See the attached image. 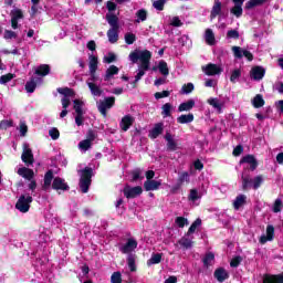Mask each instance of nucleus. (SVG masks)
I'll return each instance as SVG.
<instances>
[{"mask_svg":"<svg viewBox=\"0 0 283 283\" xmlns=\"http://www.w3.org/2000/svg\"><path fill=\"white\" fill-rule=\"evenodd\" d=\"M165 129V124L164 123H157L155 124V126L151 128V130H149V138H151L153 140L158 138L160 134H163Z\"/></svg>","mask_w":283,"mask_h":283,"instance_id":"22","label":"nucleus"},{"mask_svg":"<svg viewBox=\"0 0 283 283\" xmlns=\"http://www.w3.org/2000/svg\"><path fill=\"white\" fill-rule=\"evenodd\" d=\"M175 224L179 229H185V227L189 226V219L185 217H177L175 219Z\"/></svg>","mask_w":283,"mask_h":283,"instance_id":"43","label":"nucleus"},{"mask_svg":"<svg viewBox=\"0 0 283 283\" xmlns=\"http://www.w3.org/2000/svg\"><path fill=\"white\" fill-rule=\"evenodd\" d=\"M106 21L111 25V28L118 29V17H116V14L107 13Z\"/></svg>","mask_w":283,"mask_h":283,"instance_id":"41","label":"nucleus"},{"mask_svg":"<svg viewBox=\"0 0 283 283\" xmlns=\"http://www.w3.org/2000/svg\"><path fill=\"white\" fill-rule=\"evenodd\" d=\"M107 38H108L109 43H116L118 41V29L111 28L107 31Z\"/></svg>","mask_w":283,"mask_h":283,"instance_id":"39","label":"nucleus"},{"mask_svg":"<svg viewBox=\"0 0 283 283\" xmlns=\"http://www.w3.org/2000/svg\"><path fill=\"white\" fill-rule=\"evenodd\" d=\"M32 197L30 193H23L18 198L15 203V209L20 211V213H28L30 211V206L32 205Z\"/></svg>","mask_w":283,"mask_h":283,"instance_id":"5","label":"nucleus"},{"mask_svg":"<svg viewBox=\"0 0 283 283\" xmlns=\"http://www.w3.org/2000/svg\"><path fill=\"white\" fill-rule=\"evenodd\" d=\"M160 185H163V181L160 180H146L144 182V189L145 191H158V189H160Z\"/></svg>","mask_w":283,"mask_h":283,"instance_id":"20","label":"nucleus"},{"mask_svg":"<svg viewBox=\"0 0 283 283\" xmlns=\"http://www.w3.org/2000/svg\"><path fill=\"white\" fill-rule=\"evenodd\" d=\"M263 283H283V274L280 275H265Z\"/></svg>","mask_w":283,"mask_h":283,"instance_id":"34","label":"nucleus"},{"mask_svg":"<svg viewBox=\"0 0 283 283\" xmlns=\"http://www.w3.org/2000/svg\"><path fill=\"white\" fill-rule=\"evenodd\" d=\"M86 84L91 91L92 96H101L103 94V90H101V86H98L92 82H86Z\"/></svg>","mask_w":283,"mask_h":283,"instance_id":"35","label":"nucleus"},{"mask_svg":"<svg viewBox=\"0 0 283 283\" xmlns=\"http://www.w3.org/2000/svg\"><path fill=\"white\" fill-rule=\"evenodd\" d=\"M10 17H11L12 30H19V23H21V21L25 19V15L23 14V10L14 7L10 12Z\"/></svg>","mask_w":283,"mask_h":283,"instance_id":"7","label":"nucleus"},{"mask_svg":"<svg viewBox=\"0 0 283 283\" xmlns=\"http://www.w3.org/2000/svg\"><path fill=\"white\" fill-rule=\"evenodd\" d=\"M165 139L167 140V147L170 151H176V149H178V145L176 144L171 133H166Z\"/></svg>","mask_w":283,"mask_h":283,"instance_id":"31","label":"nucleus"},{"mask_svg":"<svg viewBox=\"0 0 283 283\" xmlns=\"http://www.w3.org/2000/svg\"><path fill=\"white\" fill-rule=\"evenodd\" d=\"M193 90H195L193 83H188L181 87L180 94H191Z\"/></svg>","mask_w":283,"mask_h":283,"instance_id":"55","label":"nucleus"},{"mask_svg":"<svg viewBox=\"0 0 283 283\" xmlns=\"http://www.w3.org/2000/svg\"><path fill=\"white\" fill-rule=\"evenodd\" d=\"M165 3H167L166 0H156L154 1L153 7L155 10L163 11L165 9Z\"/></svg>","mask_w":283,"mask_h":283,"instance_id":"60","label":"nucleus"},{"mask_svg":"<svg viewBox=\"0 0 283 283\" xmlns=\"http://www.w3.org/2000/svg\"><path fill=\"white\" fill-rule=\"evenodd\" d=\"M138 248V241L134 238L127 239L126 243L119 247V251L126 255H133L134 251Z\"/></svg>","mask_w":283,"mask_h":283,"instance_id":"8","label":"nucleus"},{"mask_svg":"<svg viewBox=\"0 0 283 283\" xmlns=\"http://www.w3.org/2000/svg\"><path fill=\"white\" fill-rule=\"evenodd\" d=\"M127 264H128L129 271L132 272L136 271V254H128Z\"/></svg>","mask_w":283,"mask_h":283,"instance_id":"48","label":"nucleus"},{"mask_svg":"<svg viewBox=\"0 0 283 283\" xmlns=\"http://www.w3.org/2000/svg\"><path fill=\"white\" fill-rule=\"evenodd\" d=\"M232 52L234 59H242L244 56L248 61H253V54L249 52V50H244L240 46H232Z\"/></svg>","mask_w":283,"mask_h":283,"instance_id":"13","label":"nucleus"},{"mask_svg":"<svg viewBox=\"0 0 283 283\" xmlns=\"http://www.w3.org/2000/svg\"><path fill=\"white\" fill-rule=\"evenodd\" d=\"M207 103L214 108L217 114H222V109H224V101L218 97H210L208 98Z\"/></svg>","mask_w":283,"mask_h":283,"instance_id":"16","label":"nucleus"},{"mask_svg":"<svg viewBox=\"0 0 283 283\" xmlns=\"http://www.w3.org/2000/svg\"><path fill=\"white\" fill-rule=\"evenodd\" d=\"M20 136H25L28 134V125L24 122H21L19 125Z\"/></svg>","mask_w":283,"mask_h":283,"instance_id":"64","label":"nucleus"},{"mask_svg":"<svg viewBox=\"0 0 283 283\" xmlns=\"http://www.w3.org/2000/svg\"><path fill=\"white\" fill-rule=\"evenodd\" d=\"M136 119L132 115H125L122 120L119 122V127L123 132H127Z\"/></svg>","mask_w":283,"mask_h":283,"instance_id":"18","label":"nucleus"},{"mask_svg":"<svg viewBox=\"0 0 283 283\" xmlns=\"http://www.w3.org/2000/svg\"><path fill=\"white\" fill-rule=\"evenodd\" d=\"M174 109V106L170 103H166L161 106V116L164 118H169L171 116V112Z\"/></svg>","mask_w":283,"mask_h":283,"instance_id":"42","label":"nucleus"},{"mask_svg":"<svg viewBox=\"0 0 283 283\" xmlns=\"http://www.w3.org/2000/svg\"><path fill=\"white\" fill-rule=\"evenodd\" d=\"M252 105L256 109L260 107H264V97H262V95L260 94L255 95V97L252 99Z\"/></svg>","mask_w":283,"mask_h":283,"instance_id":"46","label":"nucleus"},{"mask_svg":"<svg viewBox=\"0 0 283 283\" xmlns=\"http://www.w3.org/2000/svg\"><path fill=\"white\" fill-rule=\"evenodd\" d=\"M240 76H242V70H240V69H234V70L231 72L230 81H231L232 83H237L238 81H240Z\"/></svg>","mask_w":283,"mask_h":283,"instance_id":"50","label":"nucleus"},{"mask_svg":"<svg viewBox=\"0 0 283 283\" xmlns=\"http://www.w3.org/2000/svg\"><path fill=\"white\" fill-rule=\"evenodd\" d=\"M213 260H216V255H213V253L209 252L208 254H206V256L203 258L205 266H211L213 264Z\"/></svg>","mask_w":283,"mask_h":283,"instance_id":"54","label":"nucleus"},{"mask_svg":"<svg viewBox=\"0 0 283 283\" xmlns=\"http://www.w3.org/2000/svg\"><path fill=\"white\" fill-rule=\"evenodd\" d=\"M21 158L27 167H30V165H34V155L32 154V149H30V146L28 144H23V153Z\"/></svg>","mask_w":283,"mask_h":283,"instance_id":"11","label":"nucleus"},{"mask_svg":"<svg viewBox=\"0 0 283 283\" xmlns=\"http://www.w3.org/2000/svg\"><path fill=\"white\" fill-rule=\"evenodd\" d=\"M171 92L169 91H163V92H157L155 93V98L156 101H160V98H168L170 96Z\"/></svg>","mask_w":283,"mask_h":283,"instance_id":"61","label":"nucleus"},{"mask_svg":"<svg viewBox=\"0 0 283 283\" xmlns=\"http://www.w3.org/2000/svg\"><path fill=\"white\" fill-rule=\"evenodd\" d=\"M240 165H243V168L247 169V165L250 166L251 171L258 169V160L253 155H247L240 160Z\"/></svg>","mask_w":283,"mask_h":283,"instance_id":"14","label":"nucleus"},{"mask_svg":"<svg viewBox=\"0 0 283 283\" xmlns=\"http://www.w3.org/2000/svg\"><path fill=\"white\" fill-rule=\"evenodd\" d=\"M36 76H48L50 74V65L48 64H41L35 70Z\"/></svg>","mask_w":283,"mask_h":283,"instance_id":"40","label":"nucleus"},{"mask_svg":"<svg viewBox=\"0 0 283 283\" xmlns=\"http://www.w3.org/2000/svg\"><path fill=\"white\" fill-rule=\"evenodd\" d=\"M264 74H266V71H264L263 67L261 66H255L251 70L250 72V77L253 81H262V78H264Z\"/></svg>","mask_w":283,"mask_h":283,"instance_id":"21","label":"nucleus"},{"mask_svg":"<svg viewBox=\"0 0 283 283\" xmlns=\"http://www.w3.org/2000/svg\"><path fill=\"white\" fill-rule=\"evenodd\" d=\"M189 180H190L189 172L184 171V172H180V174H179L178 182H179L180 185H182L184 182H189Z\"/></svg>","mask_w":283,"mask_h":283,"instance_id":"58","label":"nucleus"},{"mask_svg":"<svg viewBox=\"0 0 283 283\" xmlns=\"http://www.w3.org/2000/svg\"><path fill=\"white\" fill-rule=\"evenodd\" d=\"M241 180H242V188L244 190L247 189L258 190L264 184V176L258 175L254 178H250L249 176H245L244 174H242Z\"/></svg>","mask_w":283,"mask_h":283,"instance_id":"2","label":"nucleus"},{"mask_svg":"<svg viewBox=\"0 0 283 283\" xmlns=\"http://www.w3.org/2000/svg\"><path fill=\"white\" fill-rule=\"evenodd\" d=\"M49 136L52 138V140H59L61 133L56 128H51L49 130Z\"/></svg>","mask_w":283,"mask_h":283,"instance_id":"62","label":"nucleus"},{"mask_svg":"<svg viewBox=\"0 0 283 283\" xmlns=\"http://www.w3.org/2000/svg\"><path fill=\"white\" fill-rule=\"evenodd\" d=\"M282 198H277L275 199L273 206H272V211L273 213H280V211H282Z\"/></svg>","mask_w":283,"mask_h":283,"instance_id":"52","label":"nucleus"},{"mask_svg":"<svg viewBox=\"0 0 283 283\" xmlns=\"http://www.w3.org/2000/svg\"><path fill=\"white\" fill-rule=\"evenodd\" d=\"M116 103L115 97H105L103 101L97 102V109L104 118H107V109H112Z\"/></svg>","mask_w":283,"mask_h":283,"instance_id":"6","label":"nucleus"},{"mask_svg":"<svg viewBox=\"0 0 283 283\" xmlns=\"http://www.w3.org/2000/svg\"><path fill=\"white\" fill-rule=\"evenodd\" d=\"M244 205H247V197L244 195H239L233 201V208L235 211L241 207H244Z\"/></svg>","mask_w":283,"mask_h":283,"instance_id":"36","label":"nucleus"},{"mask_svg":"<svg viewBox=\"0 0 283 283\" xmlns=\"http://www.w3.org/2000/svg\"><path fill=\"white\" fill-rule=\"evenodd\" d=\"M98 70V57L94 54L88 55V72H96Z\"/></svg>","mask_w":283,"mask_h":283,"instance_id":"28","label":"nucleus"},{"mask_svg":"<svg viewBox=\"0 0 283 283\" xmlns=\"http://www.w3.org/2000/svg\"><path fill=\"white\" fill-rule=\"evenodd\" d=\"M128 59L133 63H138V61L140 62L137 70V74L135 76V83H138V81L143 78L145 72L149 70V61H151V52L147 50L140 51L136 49L128 55Z\"/></svg>","mask_w":283,"mask_h":283,"instance_id":"1","label":"nucleus"},{"mask_svg":"<svg viewBox=\"0 0 283 283\" xmlns=\"http://www.w3.org/2000/svg\"><path fill=\"white\" fill-rule=\"evenodd\" d=\"M80 189L82 193H87L90 191V185H92V176H94V170L90 167L80 171Z\"/></svg>","mask_w":283,"mask_h":283,"instance_id":"3","label":"nucleus"},{"mask_svg":"<svg viewBox=\"0 0 283 283\" xmlns=\"http://www.w3.org/2000/svg\"><path fill=\"white\" fill-rule=\"evenodd\" d=\"M275 239V228L271 224L266 227L265 234H262L259 239L260 244H266V242H273Z\"/></svg>","mask_w":283,"mask_h":283,"instance_id":"10","label":"nucleus"},{"mask_svg":"<svg viewBox=\"0 0 283 283\" xmlns=\"http://www.w3.org/2000/svg\"><path fill=\"white\" fill-rule=\"evenodd\" d=\"M12 118H10V114H7V117L1 120V129H9V127H12Z\"/></svg>","mask_w":283,"mask_h":283,"instance_id":"51","label":"nucleus"},{"mask_svg":"<svg viewBox=\"0 0 283 283\" xmlns=\"http://www.w3.org/2000/svg\"><path fill=\"white\" fill-rule=\"evenodd\" d=\"M200 198H202V195H200V192H198L197 189H191L190 193L188 196V200L190 202H192V205H195L196 207H198V205H200V202H198V200H200Z\"/></svg>","mask_w":283,"mask_h":283,"instance_id":"29","label":"nucleus"},{"mask_svg":"<svg viewBox=\"0 0 283 283\" xmlns=\"http://www.w3.org/2000/svg\"><path fill=\"white\" fill-rule=\"evenodd\" d=\"M214 277L218 282H224V280L229 279V273L227 270L220 268L214 271Z\"/></svg>","mask_w":283,"mask_h":283,"instance_id":"32","label":"nucleus"},{"mask_svg":"<svg viewBox=\"0 0 283 283\" xmlns=\"http://www.w3.org/2000/svg\"><path fill=\"white\" fill-rule=\"evenodd\" d=\"M124 39H125V43H127V45H134V43L136 42V34L126 33Z\"/></svg>","mask_w":283,"mask_h":283,"instance_id":"57","label":"nucleus"},{"mask_svg":"<svg viewBox=\"0 0 283 283\" xmlns=\"http://www.w3.org/2000/svg\"><path fill=\"white\" fill-rule=\"evenodd\" d=\"M244 1L245 0H232V2L234 3V7L230 10L231 14H233L234 17H237V19H240V17H242V6H244Z\"/></svg>","mask_w":283,"mask_h":283,"instance_id":"19","label":"nucleus"},{"mask_svg":"<svg viewBox=\"0 0 283 283\" xmlns=\"http://www.w3.org/2000/svg\"><path fill=\"white\" fill-rule=\"evenodd\" d=\"M177 123H179V125H187L189 123H193V114L189 113L187 115H180L179 117H177Z\"/></svg>","mask_w":283,"mask_h":283,"instance_id":"37","label":"nucleus"},{"mask_svg":"<svg viewBox=\"0 0 283 283\" xmlns=\"http://www.w3.org/2000/svg\"><path fill=\"white\" fill-rule=\"evenodd\" d=\"M148 13L145 9H139L135 13V23H145L147 20Z\"/></svg>","mask_w":283,"mask_h":283,"instance_id":"30","label":"nucleus"},{"mask_svg":"<svg viewBox=\"0 0 283 283\" xmlns=\"http://www.w3.org/2000/svg\"><path fill=\"white\" fill-rule=\"evenodd\" d=\"M161 261H163V254L161 253H155L147 261V264H148V266H151V264H160Z\"/></svg>","mask_w":283,"mask_h":283,"instance_id":"44","label":"nucleus"},{"mask_svg":"<svg viewBox=\"0 0 283 283\" xmlns=\"http://www.w3.org/2000/svg\"><path fill=\"white\" fill-rule=\"evenodd\" d=\"M264 3H266V0H249L245 3V9L251 10V9L255 8V6H262Z\"/></svg>","mask_w":283,"mask_h":283,"instance_id":"49","label":"nucleus"},{"mask_svg":"<svg viewBox=\"0 0 283 283\" xmlns=\"http://www.w3.org/2000/svg\"><path fill=\"white\" fill-rule=\"evenodd\" d=\"M203 38L208 45H216V34L213 33V30L207 29Z\"/></svg>","mask_w":283,"mask_h":283,"instance_id":"33","label":"nucleus"},{"mask_svg":"<svg viewBox=\"0 0 283 283\" xmlns=\"http://www.w3.org/2000/svg\"><path fill=\"white\" fill-rule=\"evenodd\" d=\"M118 72H120V70L116 65H111L106 70V73L104 75V81H112V78H114V76H116Z\"/></svg>","mask_w":283,"mask_h":283,"instance_id":"27","label":"nucleus"},{"mask_svg":"<svg viewBox=\"0 0 283 283\" xmlns=\"http://www.w3.org/2000/svg\"><path fill=\"white\" fill-rule=\"evenodd\" d=\"M43 83V77L34 76L31 77V81H28L25 84V90L29 94L34 93L38 85H41Z\"/></svg>","mask_w":283,"mask_h":283,"instance_id":"17","label":"nucleus"},{"mask_svg":"<svg viewBox=\"0 0 283 283\" xmlns=\"http://www.w3.org/2000/svg\"><path fill=\"white\" fill-rule=\"evenodd\" d=\"M111 282L112 283H122L123 282V275L120 272H114L111 276Z\"/></svg>","mask_w":283,"mask_h":283,"instance_id":"59","label":"nucleus"},{"mask_svg":"<svg viewBox=\"0 0 283 283\" xmlns=\"http://www.w3.org/2000/svg\"><path fill=\"white\" fill-rule=\"evenodd\" d=\"M18 176H21V178H24L25 180H33L34 170L27 167H21L18 169Z\"/></svg>","mask_w":283,"mask_h":283,"instance_id":"24","label":"nucleus"},{"mask_svg":"<svg viewBox=\"0 0 283 283\" xmlns=\"http://www.w3.org/2000/svg\"><path fill=\"white\" fill-rule=\"evenodd\" d=\"M220 14H222V2H220V0H214V3L210 12L211 21H213L216 17H220Z\"/></svg>","mask_w":283,"mask_h":283,"instance_id":"23","label":"nucleus"},{"mask_svg":"<svg viewBox=\"0 0 283 283\" xmlns=\"http://www.w3.org/2000/svg\"><path fill=\"white\" fill-rule=\"evenodd\" d=\"M92 147V142L84 139L78 143V149L80 151H87Z\"/></svg>","mask_w":283,"mask_h":283,"instance_id":"53","label":"nucleus"},{"mask_svg":"<svg viewBox=\"0 0 283 283\" xmlns=\"http://www.w3.org/2000/svg\"><path fill=\"white\" fill-rule=\"evenodd\" d=\"M59 94H62V107L63 111L60 114L61 118H65L67 116V107H70V98H74V90L71 88H57Z\"/></svg>","mask_w":283,"mask_h":283,"instance_id":"4","label":"nucleus"},{"mask_svg":"<svg viewBox=\"0 0 283 283\" xmlns=\"http://www.w3.org/2000/svg\"><path fill=\"white\" fill-rule=\"evenodd\" d=\"M73 103H74V109L76 115L85 114V112L83 111V106L85 105V102L81 99H75L73 101Z\"/></svg>","mask_w":283,"mask_h":283,"instance_id":"45","label":"nucleus"},{"mask_svg":"<svg viewBox=\"0 0 283 283\" xmlns=\"http://www.w3.org/2000/svg\"><path fill=\"white\" fill-rule=\"evenodd\" d=\"M52 189L61 193V191H70V186L65 182V179L55 177L52 182Z\"/></svg>","mask_w":283,"mask_h":283,"instance_id":"12","label":"nucleus"},{"mask_svg":"<svg viewBox=\"0 0 283 283\" xmlns=\"http://www.w3.org/2000/svg\"><path fill=\"white\" fill-rule=\"evenodd\" d=\"M196 107V99L190 98L178 106V112H191Z\"/></svg>","mask_w":283,"mask_h":283,"instance_id":"25","label":"nucleus"},{"mask_svg":"<svg viewBox=\"0 0 283 283\" xmlns=\"http://www.w3.org/2000/svg\"><path fill=\"white\" fill-rule=\"evenodd\" d=\"M223 71L224 69H222V65L220 64L209 63L208 65L202 66V72L207 76H220V73Z\"/></svg>","mask_w":283,"mask_h":283,"instance_id":"9","label":"nucleus"},{"mask_svg":"<svg viewBox=\"0 0 283 283\" xmlns=\"http://www.w3.org/2000/svg\"><path fill=\"white\" fill-rule=\"evenodd\" d=\"M116 61V54L114 53H108L107 55L104 56L103 63H114Z\"/></svg>","mask_w":283,"mask_h":283,"instance_id":"63","label":"nucleus"},{"mask_svg":"<svg viewBox=\"0 0 283 283\" xmlns=\"http://www.w3.org/2000/svg\"><path fill=\"white\" fill-rule=\"evenodd\" d=\"M54 180V172L52 170H49L44 175V184L42 186V189L44 191H48L52 188V181Z\"/></svg>","mask_w":283,"mask_h":283,"instance_id":"26","label":"nucleus"},{"mask_svg":"<svg viewBox=\"0 0 283 283\" xmlns=\"http://www.w3.org/2000/svg\"><path fill=\"white\" fill-rule=\"evenodd\" d=\"M202 224L201 219H197L188 229V235H191V233H196V229Z\"/></svg>","mask_w":283,"mask_h":283,"instance_id":"56","label":"nucleus"},{"mask_svg":"<svg viewBox=\"0 0 283 283\" xmlns=\"http://www.w3.org/2000/svg\"><path fill=\"white\" fill-rule=\"evenodd\" d=\"M158 70L163 76H169V66L167 65V62L160 61L158 63Z\"/></svg>","mask_w":283,"mask_h":283,"instance_id":"47","label":"nucleus"},{"mask_svg":"<svg viewBox=\"0 0 283 283\" xmlns=\"http://www.w3.org/2000/svg\"><path fill=\"white\" fill-rule=\"evenodd\" d=\"M17 39H19V34H17V32L12 30H4V33H3L4 41H8V43H10L11 41H17Z\"/></svg>","mask_w":283,"mask_h":283,"instance_id":"38","label":"nucleus"},{"mask_svg":"<svg viewBox=\"0 0 283 283\" xmlns=\"http://www.w3.org/2000/svg\"><path fill=\"white\" fill-rule=\"evenodd\" d=\"M124 196L126 198H136L137 196H140V193H143V187L140 186H136V187H129V186H126L124 188Z\"/></svg>","mask_w":283,"mask_h":283,"instance_id":"15","label":"nucleus"}]
</instances>
